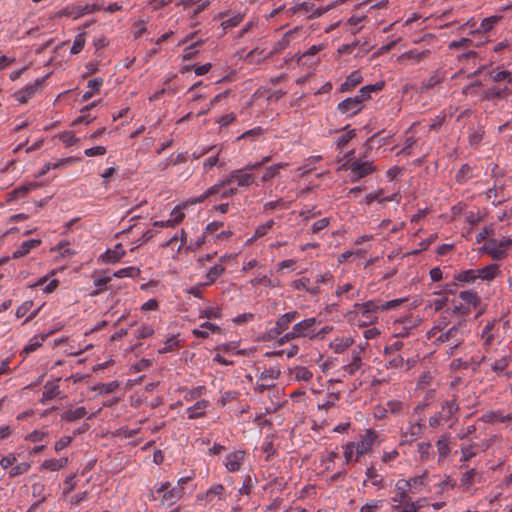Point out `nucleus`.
Segmentation results:
<instances>
[{
	"label": "nucleus",
	"mask_w": 512,
	"mask_h": 512,
	"mask_svg": "<svg viewBox=\"0 0 512 512\" xmlns=\"http://www.w3.org/2000/svg\"><path fill=\"white\" fill-rule=\"evenodd\" d=\"M508 321L501 323L498 320L489 321L482 329L480 338L482 341L483 355L480 357H472V363L478 368L481 364L492 360L494 353L504 339V333L508 326Z\"/></svg>",
	"instance_id": "obj_1"
},
{
	"label": "nucleus",
	"mask_w": 512,
	"mask_h": 512,
	"mask_svg": "<svg viewBox=\"0 0 512 512\" xmlns=\"http://www.w3.org/2000/svg\"><path fill=\"white\" fill-rule=\"evenodd\" d=\"M469 332L468 322L465 319H459L446 331H441L439 335L433 338V342L438 345L445 344L449 346V354L453 355L469 335Z\"/></svg>",
	"instance_id": "obj_2"
},
{
	"label": "nucleus",
	"mask_w": 512,
	"mask_h": 512,
	"mask_svg": "<svg viewBox=\"0 0 512 512\" xmlns=\"http://www.w3.org/2000/svg\"><path fill=\"white\" fill-rule=\"evenodd\" d=\"M459 405L456 395L453 394L451 400H446L441 404L440 411L436 412L429 418V426L432 428L439 427L443 423L451 422L450 427L457 421V413Z\"/></svg>",
	"instance_id": "obj_3"
},
{
	"label": "nucleus",
	"mask_w": 512,
	"mask_h": 512,
	"mask_svg": "<svg viewBox=\"0 0 512 512\" xmlns=\"http://www.w3.org/2000/svg\"><path fill=\"white\" fill-rule=\"evenodd\" d=\"M481 302V298L474 290L461 291L457 299L452 301V313L460 316L469 315Z\"/></svg>",
	"instance_id": "obj_4"
},
{
	"label": "nucleus",
	"mask_w": 512,
	"mask_h": 512,
	"mask_svg": "<svg viewBox=\"0 0 512 512\" xmlns=\"http://www.w3.org/2000/svg\"><path fill=\"white\" fill-rule=\"evenodd\" d=\"M378 439V433L373 429H366L360 434L357 441H353L355 445V461L358 462L360 457L368 454Z\"/></svg>",
	"instance_id": "obj_5"
},
{
	"label": "nucleus",
	"mask_w": 512,
	"mask_h": 512,
	"mask_svg": "<svg viewBox=\"0 0 512 512\" xmlns=\"http://www.w3.org/2000/svg\"><path fill=\"white\" fill-rule=\"evenodd\" d=\"M321 324V320L316 317L305 318L292 326V335L296 338H306L315 340V327Z\"/></svg>",
	"instance_id": "obj_6"
},
{
	"label": "nucleus",
	"mask_w": 512,
	"mask_h": 512,
	"mask_svg": "<svg viewBox=\"0 0 512 512\" xmlns=\"http://www.w3.org/2000/svg\"><path fill=\"white\" fill-rule=\"evenodd\" d=\"M253 169H248V165L244 168L236 169L230 172L228 177L224 179V183L231 185L236 183L238 187H249L255 183V176L251 173Z\"/></svg>",
	"instance_id": "obj_7"
},
{
	"label": "nucleus",
	"mask_w": 512,
	"mask_h": 512,
	"mask_svg": "<svg viewBox=\"0 0 512 512\" xmlns=\"http://www.w3.org/2000/svg\"><path fill=\"white\" fill-rule=\"evenodd\" d=\"M300 317L298 311H289L285 314L281 315L273 328L268 331V336L270 339H274L280 336L283 332L288 330L289 326L295 322Z\"/></svg>",
	"instance_id": "obj_8"
},
{
	"label": "nucleus",
	"mask_w": 512,
	"mask_h": 512,
	"mask_svg": "<svg viewBox=\"0 0 512 512\" xmlns=\"http://www.w3.org/2000/svg\"><path fill=\"white\" fill-rule=\"evenodd\" d=\"M357 312L361 313L362 317L365 319L363 324H371L377 321V311L381 310L380 304L374 300L367 301L365 303H356L354 305Z\"/></svg>",
	"instance_id": "obj_9"
},
{
	"label": "nucleus",
	"mask_w": 512,
	"mask_h": 512,
	"mask_svg": "<svg viewBox=\"0 0 512 512\" xmlns=\"http://www.w3.org/2000/svg\"><path fill=\"white\" fill-rule=\"evenodd\" d=\"M511 244L512 240L497 241L495 239H489L485 243L484 249L486 253L492 257V259L501 260L506 257V250Z\"/></svg>",
	"instance_id": "obj_10"
},
{
	"label": "nucleus",
	"mask_w": 512,
	"mask_h": 512,
	"mask_svg": "<svg viewBox=\"0 0 512 512\" xmlns=\"http://www.w3.org/2000/svg\"><path fill=\"white\" fill-rule=\"evenodd\" d=\"M169 487L170 483L165 482L156 489V492L158 494H162L163 503H167V505H173L182 497L183 488L181 486H174L168 490Z\"/></svg>",
	"instance_id": "obj_11"
},
{
	"label": "nucleus",
	"mask_w": 512,
	"mask_h": 512,
	"mask_svg": "<svg viewBox=\"0 0 512 512\" xmlns=\"http://www.w3.org/2000/svg\"><path fill=\"white\" fill-rule=\"evenodd\" d=\"M351 181L357 182L361 178L374 172L375 167L369 161L356 160L350 164Z\"/></svg>",
	"instance_id": "obj_12"
},
{
	"label": "nucleus",
	"mask_w": 512,
	"mask_h": 512,
	"mask_svg": "<svg viewBox=\"0 0 512 512\" xmlns=\"http://www.w3.org/2000/svg\"><path fill=\"white\" fill-rule=\"evenodd\" d=\"M246 453L243 450H235L228 453L223 461L227 471L234 473L240 471L245 461Z\"/></svg>",
	"instance_id": "obj_13"
},
{
	"label": "nucleus",
	"mask_w": 512,
	"mask_h": 512,
	"mask_svg": "<svg viewBox=\"0 0 512 512\" xmlns=\"http://www.w3.org/2000/svg\"><path fill=\"white\" fill-rule=\"evenodd\" d=\"M45 78H38L33 83L27 84L24 88L15 93L16 99L20 103H26L35 96L42 87Z\"/></svg>",
	"instance_id": "obj_14"
},
{
	"label": "nucleus",
	"mask_w": 512,
	"mask_h": 512,
	"mask_svg": "<svg viewBox=\"0 0 512 512\" xmlns=\"http://www.w3.org/2000/svg\"><path fill=\"white\" fill-rule=\"evenodd\" d=\"M60 379H53L47 381L43 386L42 397L40 399L41 404L45 405L47 402L55 399L61 393L59 386Z\"/></svg>",
	"instance_id": "obj_15"
},
{
	"label": "nucleus",
	"mask_w": 512,
	"mask_h": 512,
	"mask_svg": "<svg viewBox=\"0 0 512 512\" xmlns=\"http://www.w3.org/2000/svg\"><path fill=\"white\" fill-rule=\"evenodd\" d=\"M210 406L211 403L209 400H198L195 404L186 409L187 418L190 420L203 418L206 415V411Z\"/></svg>",
	"instance_id": "obj_16"
},
{
	"label": "nucleus",
	"mask_w": 512,
	"mask_h": 512,
	"mask_svg": "<svg viewBox=\"0 0 512 512\" xmlns=\"http://www.w3.org/2000/svg\"><path fill=\"white\" fill-rule=\"evenodd\" d=\"M362 102L355 95L349 97L338 104V110L344 114L355 115L362 110Z\"/></svg>",
	"instance_id": "obj_17"
},
{
	"label": "nucleus",
	"mask_w": 512,
	"mask_h": 512,
	"mask_svg": "<svg viewBox=\"0 0 512 512\" xmlns=\"http://www.w3.org/2000/svg\"><path fill=\"white\" fill-rule=\"evenodd\" d=\"M217 497L219 500H225V487L222 484H214L212 485L204 494H198L197 500L204 501L205 503H210L213 501V498Z\"/></svg>",
	"instance_id": "obj_18"
},
{
	"label": "nucleus",
	"mask_w": 512,
	"mask_h": 512,
	"mask_svg": "<svg viewBox=\"0 0 512 512\" xmlns=\"http://www.w3.org/2000/svg\"><path fill=\"white\" fill-rule=\"evenodd\" d=\"M409 484L406 482V479H400L395 484V496L392 497V501L394 503H403V505L411 501L409 498Z\"/></svg>",
	"instance_id": "obj_19"
},
{
	"label": "nucleus",
	"mask_w": 512,
	"mask_h": 512,
	"mask_svg": "<svg viewBox=\"0 0 512 512\" xmlns=\"http://www.w3.org/2000/svg\"><path fill=\"white\" fill-rule=\"evenodd\" d=\"M368 482L378 489H383L385 487L383 476L378 473V470L373 464L370 465L365 471V479L363 481V485H366Z\"/></svg>",
	"instance_id": "obj_20"
},
{
	"label": "nucleus",
	"mask_w": 512,
	"mask_h": 512,
	"mask_svg": "<svg viewBox=\"0 0 512 512\" xmlns=\"http://www.w3.org/2000/svg\"><path fill=\"white\" fill-rule=\"evenodd\" d=\"M480 420L488 424L505 423L512 421V412L504 414L501 410L490 411L483 414Z\"/></svg>",
	"instance_id": "obj_21"
},
{
	"label": "nucleus",
	"mask_w": 512,
	"mask_h": 512,
	"mask_svg": "<svg viewBox=\"0 0 512 512\" xmlns=\"http://www.w3.org/2000/svg\"><path fill=\"white\" fill-rule=\"evenodd\" d=\"M429 55H430V50H428V49L422 50V51H418V50L414 49V50H409L407 52L402 53L398 57V61L399 62L410 61L413 64H418V63L424 61L425 59H427Z\"/></svg>",
	"instance_id": "obj_22"
},
{
	"label": "nucleus",
	"mask_w": 512,
	"mask_h": 512,
	"mask_svg": "<svg viewBox=\"0 0 512 512\" xmlns=\"http://www.w3.org/2000/svg\"><path fill=\"white\" fill-rule=\"evenodd\" d=\"M425 429V425L420 422H410L408 427L406 428L403 437L407 442H413L417 438H419Z\"/></svg>",
	"instance_id": "obj_23"
},
{
	"label": "nucleus",
	"mask_w": 512,
	"mask_h": 512,
	"mask_svg": "<svg viewBox=\"0 0 512 512\" xmlns=\"http://www.w3.org/2000/svg\"><path fill=\"white\" fill-rule=\"evenodd\" d=\"M477 279L482 281L491 282L501 272L497 264H489L483 268L476 269Z\"/></svg>",
	"instance_id": "obj_24"
},
{
	"label": "nucleus",
	"mask_w": 512,
	"mask_h": 512,
	"mask_svg": "<svg viewBox=\"0 0 512 512\" xmlns=\"http://www.w3.org/2000/svg\"><path fill=\"white\" fill-rule=\"evenodd\" d=\"M363 81V77L360 73V71L355 70L352 71L347 77L346 80L341 84L340 91L341 92H350L352 91L356 86L361 84Z\"/></svg>",
	"instance_id": "obj_25"
},
{
	"label": "nucleus",
	"mask_w": 512,
	"mask_h": 512,
	"mask_svg": "<svg viewBox=\"0 0 512 512\" xmlns=\"http://www.w3.org/2000/svg\"><path fill=\"white\" fill-rule=\"evenodd\" d=\"M289 374H290L291 379L298 381V382L308 383L313 378L312 371L304 366H296V367L290 369Z\"/></svg>",
	"instance_id": "obj_26"
},
{
	"label": "nucleus",
	"mask_w": 512,
	"mask_h": 512,
	"mask_svg": "<svg viewBox=\"0 0 512 512\" xmlns=\"http://www.w3.org/2000/svg\"><path fill=\"white\" fill-rule=\"evenodd\" d=\"M510 93L508 87H497L493 86L491 88H488L484 90L481 94L482 100H494V99H503Z\"/></svg>",
	"instance_id": "obj_27"
},
{
	"label": "nucleus",
	"mask_w": 512,
	"mask_h": 512,
	"mask_svg": "<svg viewBox=\"0 0 512 512\" xmlns=\"http://www.w3.org/2000/svg\"><path fill=\"white\" fill-rule=\"evenodd\" d=\"M450 443L451 436L448 433L441 435L440 438L436 441L439 461L445 459L450 453Z\"/></svg>",
	"instance_id": "obj_28"
},
{
	"label": "nucleus",
	"mask_w": 512,
	"mask_h": 512,
	"mask_svg": "<svg viewBox=\"0 0 512 512\" xmlns=\"http://www.w3.org/2000/svg\"><path fill=\"white\" fill-rule=\"evenodd\" d=\"M41 244L39 239L26 240L13 252L12 257L18 259L27 255L31 249L38 247Z\"/></svg>",
	"instance_id": "obj_29"
},
{
	"label": "nucleus",
	"mask_w": 512,
	"mask_h": 512,
	"mask_svg": "<svg viewBox=\"0 0 512 512\" xmlns=\"http://www.w3.org/2000/svg\"><path fill=\"white\" fill-rule=\"evenodd\" d=\"M125 255V250L121 244L115 245L114 249L107 250L102 255V260L106 263L118 262Z\"/></svg>",
	"instance_id": "obj_30"
},
{
	"label": "nucleus",
	"mask_w": 512,
	"mask_h": 512,
	"mask_svg": "<svg viewBox=\"0 0 512 512\" xmlns=\"http://www.w3.org/2000/svg\"><path fill=\"white\" fill-rule=\"evenodd\" d=\"M68 462L69 460L66 457L60 459H47L41 464L40 469L48 471H59L65 468L68 465Z\"/></svg>",
	"instance_id": "obj_31"
},
{
	"label": "nucleus",
	"mask_w": 512,
	"mask_h": 512,
	"mask_svg": "<svg viewBox=\"0 0 512 512\" xmlns=\"http://www.w3.org/2000/svg\"><path fill=\"white\" fill-rule=\"evenodd\" d=\"M220 330L219 326L211 322H204L199 328L193 330V335L198 338H207L210 333H219Z\"/></svg>",
	"instance_id": "obj_32"
},
{
	"label": "nucleus",
	"mask_w": 512,
	"mask_h": 512,
	"mask_svg": "<svg viewBox=\"0 0 512 512\" xmlns=\"http://www.w3.org/2000/svg\"><path fill=\"white\" fill-rule=\"evenodd\" d=\"M353 344V339L349 336H341L336 337L331 343L330 348L335 353H342L344 352L348 347H350Z\"/></svg>",
	"instance_id": "obj_33"
},
{
	"label": "nucleus",
	"mask_w": 512,
	"mask_h": 512,
	"mask_svg": "<svg viewBox=\"0 0 512 512\" xmlns=\"http://www.w3.org/2000/svg\"><path fill=\"white\" fill-rule=\"evenodd\" d=\"M434 386H438V383L436 382L434 375L430 371H427L420 375L416 384V389L426 390Z\"/></svg>",
	"instance_id": "obj_34"
},
{
	"label": "nucleus",
	"mask_w": 512,
	"mask_h": 512,
	"mask_svg": "<svg viewBox=\"0 0 512 512\" xmlns=\"http://www.w3.org/2000/svg\"><path fill=\"white\" fill-rule=\"evenodd\" d=\"M87 414L85 407H78L76 409H68L61 414V419L66 422H75Z\"/></svg>",
	"instance_id": "obj_35"
},
{
	"label": "nucleus",
	"mask_w": 512,
	"mask_h": 512,
	"mask_svg": "<svg viewBox=\"0 0 512 512\" xmlns=\"http://www.w3.org/2000/svg\"><path fill=\"white\" fill-rule=\"evenodd\" d=\"M360 354H361V350L352 351L351 361L347 365L343 366L344 372H346L349 375H353V374H355L356 371H358L360 369V367L362 366V359H361Z\"/></svg>",
	"instance_id": "obj_36"
},
{
	"label": "nucleus",
	"mask_w": 512,
	"mask_h": 512,
	"mask_svg": "<svg viewBox=\"0 0 512 512\" xmlns=\"http://www.w3.org/2000/svg\"><path fill=\"white\" fill-rule=\"evenodd\" d=\"M112 280V276L106 273L96 274L93 276V283L97 289L91 295H98L106 290V285Z\"/></svg>",
	"instance_id": "obj_37"
},
{
	"label": "nucleus",
	"mask_w": 512,
	"mask_h": 512,
	"mask_svg": "<svg viewBox=\"0 0 512 512\" xmlns=\"http://www.w3.org/2000/svg\"><path fill=\"white\" fill-rule=\"evenodd\" d=\"M417 453L422 462H427L434 457V451L430 442H419L417 444Z\"/></svg>",
	"instance_id": "obj_38"
},
{
	"label": "nucleus",
	"mask_w": 512,
	"mask_h": 512,
	"mask_svg": "<svg viewBox=\"0 0 512 512\" xmlns=\"http://www.w3.org/2000/svg\"><path fill=\"white\" fill-rule=\"evenodd\" d=\"M406 482L409 484V490L411 492L412 491L413 492H416V491L418 492V491L421 490L422 487L428 485V475H427V472H424L421 475L412 477V478L406 480Z\"/></svg>",
	"instance_id": "obj_39"
},
{
	"label": "nucleus",
	"mask_w": 512,
	"mask_h": 512,
	"mask_svg": "<svg viewBox=\"0 0 512 512\" xmlns=\"http://www.w3.org/2000/svg\"><path fill=\"white\" fill-rule=\"evenodd\" d=\"M448 325H449L448 317L447 316L440 317L436 321L435 325L428 331V333H427L428 339H433L437 335H439V333H441V331H446L449 328Z\"/></svg>",
	"instance_id": "obj_40"
},
{
	"label": "nucleus",
	"mask_w": 512,
	"mask_h": 512,
	"mask_svg": "<svg viewBox=\"0 0 512 512\" xmlns=\"http://www.w3.org/2000/svg\"><path fill=\"white\" fill-rule=\"evenodd\" d=\"M225 271V267L221 263H216L208 269L206 274L205 285L213 284Z\"/></svg>",
	"instance_id": "obj_41"
},
{
	"label": "nucleus",
	"mask_w": 512,
	"mask_h": 512,
	"mask_svg": "<svg viewBox=\"0 0 512 512\" xmlns=\"http://www.w3.org/2000/svg\"><path fill=\"white\" fill-rule=\"evenodd\" d=\"M454 279L462 284L474 283L477 279L476 269H467L460 271L454 276Z\"/></svg>",
	"instance_id": "obj_42"
},
{
	"label": "nucleus",
	"mask_w": 512,
	"mask_h": 512,
	"mask_svg": "<svg viewBox=\"0 0 512 512\" xmlns=\"http://www.w3.org/2000/svg\"><path fill=\"white\" fill-rule=\"evenodd\" d=\"M276 222L274 220H269L263 224H260L256 227L254 235L248 240V242H252L258 238L264 237L267 235L275 226Z\"/></svg>",
	"instance_id": "obj_43"
},
{
	"label": "nucleus",
	"mask_w": 512,
	"mask_h": 512,
	"mask_svg": "<svg viewBox=\"0 0 512 512\" xmlns=\"http://www.w3.org/2000/svg\"><path fill=\"white\" fill-rule=\"evenodd\" d=\"M184 391H185L184 400L186 402H191V401H194V400L198 399L199 397L203 396L204 394H206L207 389L205 386L199 385V386L193 387L191 389L185 388Z\"/></svg>",
	"instance_id": "obj_44"
},
{
	"label": "nucleus",
	"mask_w": 512,
	"mask_h": 512,
	"mask_svg": "<svg viewBox=\"0 0 512 512\" xmlns=\"http://www.w3.org/2000/svg\"><path fill=\"white\" fill-rule=\"evenodd\" d=\"M479 475L475 468H471L464 472L460 478V486L464 489H468L475 482L476 477Z\"/></svg>",
	"instance_id": "obj_45"
},
{
	"label": "nucleus",
	"mask_w": 512,
	"mask_h": 512,
	"mask_svg": "<svg viewBox=\"0 0 512 512\" xmlns=\"http://www.w3.org/2000/svg\"><path fill=\"white\" fill-rule=\"evenodd\" d=\"M461 451V462H467L471 458L475 457L478 453V445L475 443L462 445L460 448Z\"/></svg>",
	"instance_id": "obj_46"
},
{
	"label": "nucleus",
	"mask_w": 512,
	"mask_h": 512,
	"mask_svg": "<svg viewBox=\"0 0 512 512\" xmlns=\"http://www.w3.org/2000/svg\"><path fill=\"white\" fill-rule=\"evenodd\" d=\"M221 150L222 149L219 148L218 146H209L203 151V153H209V152L215 151V155L208 157L204 161V168L209 169L218 164V161H219L218 155L221 152Z\"/></svg>",
	"instance_id": "obj_47"
},
{
	"label": "nucleus",
	"mask_w": 512,
	"mask_h": 512,
	"mask_svg": "<svg viewBox=\"0 0 512 512\" xmlns=\"http://www.w3.org/2000/svg\"><path fill=\"white\" fill-rule=\"evenodd\" d=\"M488 75L493 82L500 83V82L506 81L508 83V77H509L508 70H500L499 67H495V68L492 67L488 71Z\"/></svg>",
	"instance_id": "obj_48"
},
{
	"label": "nucleus",
	"mask_w": 512,
	"mask_h": 512,
	"mask_svg": "<svg viewBox=\"0 0 512 512\" xmlns=\"http://www.w3.org/2000/svg\"><path fill=\"white\" fill-rule=\"evenodd\" d=\"M288 164L287 163H278L272 166H269L266 168L264 174L261 177L262 182H267L276 175L279 174L280 170L285 168Z\"/></svg>",
	"instance_id": "obj_49"
},
{
	"label": "nucleus",
	"mask_w": 512,
	"mask_h": 512,
	"mask_svg": "<svg viewBox=\"0 0 512 512\" xmlns=\"http://www.w3.org/2000/svg\"><path fill=\"white\" fill-rule=\"evenodd\" d=\"M512 357L510 355H504L500 359L495 360L491 364V370L497 374L503 372L510 364Z\"/></svg>",
	"instance_id": "obj_50"
},
{
	"label": "nucleus",
	"mask_w": 512,
	"mask_h": 512,
	"mask_svg": "<svg viewBox=\"0 0 512 512\" xmlns=\"http://www.w3.org/2000/svg\"><path fill=\"white\" fill-rule=\"evenodd\" d=\"M280 375V369L278 366L265 368L259 375V381H273Z\"/></svg>",
	"instance_id": "obj_51"
},
{
	"label": "nucleus",
	"mask_w": 512,
	"mask_h": 512,
	"mask_svg": "<svg viewBox=\"0 0 512 512\" xmlns=\"http://www.w3.org/2000/svg\"><path fill=\"white\" fill-rule=\"evenodd\" d=\"M103 84V80L101 78H94V79H91L89 82H88V88L89 90L86 91L84 94H83V100L84 101H87L89 100L90 98H92V96L94 95V92L98 91L100 89V87L102 86Z\"/></svg>",
	"instance_id": "obj_52"
},
{
	"label": "nucleus",
	"mask_w": 512,
	"mask_h": 512,
	"mask_svg": "<svg viewBox=\"0 0 512 512\" xmlns=\"http://www.w3.org/2000/svg\"><path fill=\"white\" fill-rule=\"evenodd\" d=\"M500 20L499 16H491L488 18H485L480 23L479 27L477 28V32L487 33L490 30L493 29L495 24Z\"/></svg>",
	"instance_id": "obj_53"
},
{
	"label": "nucleus",
	"mask_w": 512,
	"mask_h": 512,
	"mask_svg": "<svg viewBox=\"0 0 512 512\" xmlns=\"http://www.w3.org/2000/svg\"><path fill=\"white\" fill-rule=\"evenodd\" d=\"M342 449H343V455L345 458V464L348 465L351 462H356L355 461L356 454H355L354 442H352V441L347 442L346 444H344L342 446Z\"/></svg>",
	"instance_id": "obj_54"
},
{
	"label": "nucleus",
	"mask_w": 512,
	"mask_h": 512,
	"mask_svg": "<svg viewBox=\"0 0 512 512\" xmlns=\"http://www.w3.org/2000/svg\"><path fill=\"white\" fill-rule=\"evenodd\" d=\"M139 274H140L139 268L130 266V267L121 268V269L117 270L116 272L113 273V276L116 278H124V277L134 278V277H137Z\"/></svg>",
	"instance_id": "obj_55"
},
{
	"label": "nucleus",
	"mask_w": 512,
	"mask_h": 512,
	"mask_svg": "<svg viewBox=\"0 0 512 512\" xmlns=\"http://www.w3.org/2000/svg\"><path fill=\"white\" fill-rule=\"evenodd\" d=\"M184 217H185V213L179 206H177L172 210V212L170 214V218L167 219L166 224L173 225V227H175L176 225H178L179 223H181L183 221Z\"/></svg>",
	"instance_id": "obj_56"
},
{
	"label": "nucleus",
	"mask_w": 512,
	"mask_h": 512,
	"mask_svg": "<svg viewBox=\"0 0 512 512\" xmlns=\"http://www.w3.org/2000/svg\"><path fill=\"white\" fill-rule=\"evenodd\" d=\"M154 334V329L152 326L148 324H142L135 330V338L136 339H146L151 337Z\"/></svg>",
	"instance_id": "obj_57"
},
{
	"label": "nucleus",
	"mask_w": 512,
	"mask_h": 512,
	"mask_svg": "<svg viewBox=\"0 0 512 512\" xmlns=\"http://www.w3.org/2000/svg\"><path fill=\"white\" fill-rule=\"evenodd\" d=\"M30 468H31L30 463H26V462L18 463L17 465H15L14 467H12L10 469L9 476L16 477V476L25 474L30 470Z\"/></svg>",
	"instance_id": "obj_58"
},
{
	"label": "nucleus",
	"mask_w": 512,
	"mask_h": 512,
	"mask_svg": "<svg viewBox=\"0 0 512 512\" xmlns=\"http://www.w3.org/2000/svg\"><path fill=\"white\" fill-rule=\"evenodd\" d=\"M44 341V337H33L29 343L24 347L23 353L30 354L36 351L39 347H41Z\"/></svg>",
	"instance_id": "obj_59"
},
{
	"label": "nucleus",
	"mask_w": 512,
	"mask_h": 512,
	"mask_svg": "<svg viewBox=\"0 0 512 512\" xmlns=\"http://www.w3.org/2000/svg\"><path fill=\"white\" fill-rule=\"evenodd\" d=\"M59 139L66 146H72L79 142V138H77L72 131H65L59 135Z\"/></svg>",
	"instance_id": "obj_60"
},
{
	"label": "nucleus",
	"mask_w": 512,
	"mask_h": 512,
	"mask_svg": "<svg viewBox=\"0 0 512 512\" xmlns=\"http://www.w3.org/2000/svg\"><path fill=\"white\" fill-rule=\"evenodd\" d=\"M222 317V312L219 307H211L201 311L200 318L218 319Z\"/></svg>",
	"instance_id": "obj_61"
},
{
	"label": "nucleus",
	"mask_w": 512,
	"mask_h": 512,
	"mask_svg": "<svg viewBox=\"0 0 512 512\" xmlns=\"http://www.w3.org/2000/svg\"><path fill=\"white\" fill-rule=\"evenodd\" d=\"M355 136V132L354 130H350L348 132H345L343 134H341L338 138H337V148L342 150L343 148H345V146L349 143V141Z\"/></svg>",
	"instance_id": "obj_62"
},
{
	"label": "nucleus",
	"mask_w": 512,
	"mask_h": 512,
	"mask_svg": "<svg viewBox=\"0 0 512 512\" xmlns=\"http://www.w3.org/2000/svg\"><path fill=\"white\" fill-rule=\"evenodd\" d=\"M392 510L394 512H418V507L414 502L408 501L402 506L393 505Z\"/></svg>",
	"instance_id": "obj_63"
},
{
	"label": "nucleus",
	"mask_w": 512,
	"mask_h": 512,
	"mask_svg": "<svg viewBox=\"0 0 512 512\" xmlns=\"http://www.w3.org/2000/svg\"><path fill=\"white\" fill-rule=\"evenodd\" d=\"M382 506L381 500H371L360 508V512H375Z\"/></svg>",
	"instance_id": "obj_64"
}]
</instances>
